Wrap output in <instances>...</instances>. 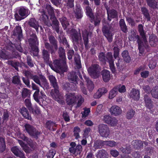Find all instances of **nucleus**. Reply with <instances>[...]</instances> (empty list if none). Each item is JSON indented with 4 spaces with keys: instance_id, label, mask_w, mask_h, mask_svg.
<instances>
[{
    "instance_id": "2f4dec72",
    "label": "nucleus",
    "mask_w": 158,
    "mask_h": 158,
    "mask_svg": "<svg viewBox=\"0 0 158 158\" xmlns=\"http://www.w3.org/2000/svg\"><path fill=\"white\" fill-rule=\"evenodd\" d=\"M121 56L124 61L127 63H129L131 61V58L127 50H124L121 53Z\"/></svg>"
},
{
    "instance_id": "4d7b16f0",
    "label": "nucleus",
    "mask_w": 158,
    "mask_h": 158,
    "mask_svg": "<svg viewBox=\"0 0 158 158\" xmlns=\"http://www.w3.org/2000/svg\"><path fill=\"white\" fill-rule=\"evenodd\" d=\"M10 113L6 110H4L2 116L3 121H7L9 119Z\"/></svg>"
},
{
    "instance_id": "cd10ccee",
    "label": "nucleus",
    "mask_w": 158,
    "mask_h": 158,
    "mask_svg": "<svg viewBox=\"0 0 158 158\" xmlns=\"http://www.w3.org/2000/svg\"><path fill=\"white\" fill-rule=\"evenodd\" d=\"M102 79L105 82H107L110 79V73L108 70H103L102 72Z\"/></svg>"
},
{
    "instance_id": "603ef678",
    "label": "nucleus",
    "mask_w": 158,
    "mask_h": 158,
    "mask_svg": "<svg viewBox=\"0 0 158 158\" xmlns=\"http://www.w3.org/2000/svg\"><path fill=\"white\" fill-rule=\"evenodd\" d=\"M135 114V111L132 109H131L128 110L126 114V118L128 119L132 118L134 116Z\"/></svg>"
},
{
    "instance_id": "1a4fd4ad",
    "label": "nucleus",
    "mask_w": 158,
    "mask_h": 158,
    "mask_svg": "<svg viewBox=\"0 0 158 158\" xmlns=\"http://www.w3.org/2000/svg\"><path fill=\"white\" fill-rule=\"evenodd\" d=\"M77 75L79 76L80 78L82 79V77L80 75L79 70L78 69L76 70L75 71L69 73L67 75L68 79L69 81L72 83H75L76 84L78 79Z\"/></svg>"
},
{
    "instance_id": "680f3d73",
    "label": "nucleus",
    "mask_w": 158,
    "mask_h": 158,
    "mask_svg": "<svg viewBox=\"0 0 158 158\" xmlns=\"http://www.w3.org/2000/svg\"><path fill=\"white\" fill-rule=\"evenodd\" d=\"M38 46H36L31 47L32 51V53L34 56H37L38 54L39 50Z\"/></svg>"
},
{
    "instance_id": "c85d7f7f",
    "label": "nucleus",
    "mask_w": 158,
    "mask_h": 158,
    "mask_svg": "<svg viewBox=\"0 0 158 158\" xmlns=\"http://www.w3.org/2000/svg\"><path fill=\"white\" fill-rule=\"evenodd\" d=\"M146 2L150 8L153 9L158 8V2L156 0H146Z\"/></svg>"
},
{
    "instance_id": "423d86ee",
    "label": "nucleus",
    "mask_w": 158,
    "mask_h": 158,
    "mask_svg": "<svg viewBox=\"0 0 158 158\" xmlns=\"http://www.w3.org/2000/svg\"><path fill=\"white\" fill-rule=\"evenodd\" d=\"M101 69L99 65L97 64H94L89 67L88 71L90 76L93 78H98L100 73Z\"/></svg>"
},
{
    "instance_id": "bf43d9fd",
    "label": "nucleus",
    "mask_w": 158,
    "mask_h": 158,
    "mask_svg": "<svg viewBox=\"0 0 158 158\" xmlns=\"http://www.w3.org/2000/svg\"><path fill=\"white\" fill-rule=\"evenodd\" d=\"M28 145L31 148V149L32 151L35 150L37 148L36 143L35 142H33L32 141V140L30 139L29 140V141L27 142Z\"/></svg>"
},
{
    "instance_id": "dca6fc26",
    "label": "nucleus",
    "mask_w": 158,
    "mask_h": 158,
    "mask_svg": "<svg viewBox=\"0 0 158 158\" xmlns=\"http://www.w3.org/2000/svg\"><path fill=\"white\" fill-rule=\"evenodd\" d=\"M28 42L30 47L38 45L37 37L34 34H32L30 35V38L28 39Z\"/></svg>"
},
{
    "instance_id": "58836bf2",
    "label": "nucleus",
    "mask_w": 158,
    "mask_h": 158,
    "mask_svg": "<svg viewBox=\"0 0 158 158\" xmlns=\"http://www.w3.org/2000/svg\"><path fill=\"white\" fill-rule=\"evenodd\" d=\"M134 148L139 149L142 148L143 146V142L140 140H135L133 143Z\"/></svg>"
},
{
    "instance_id": "79ce46f5",
    "label": "nucleus",
    "mask_w": 158,
    "mask_h": 158,
    "mask_svg": "<svg viewBox=\"0 0 158 158\" xmlns=\"http://www.w3.org/2000/svg\"><path fill=\"white\" fill-rule=\"evenodd\" d=\"M104 145H105L104 141L101 140H97L94 143L93 147L95 149L101 148Z\"/></svg>"
},
{
    "instance_id": "473e14b6",
    "label": "nucleus",
    "mask_w": 158,
    "mask_h": 158,
    "mask_svg": "<svg viewBox=\"0 0 158 158\" xmlns=\"http://www.w3.org/2000/svg\"><path fill=\"white\" fill-rule=\"evenodd\" d=\"M13 35L15 36H18L19 39L23 37L22 31L21 27L19 26H17L13 32Z\"/></svg>"
},
{
    "instance_id": "6e6d98bb",
    "label": "nucleus",
    "mask_w": 158,
    "mask_h": 158,
    "mask_svg": "<svg viewBox=\"0 0 158 158\" xmlns=\"http://www.w3.org/2000/svg\"><path fill=\"white\" fill-rule=\"evenodd\" d=\"M106 60L109 63L114 62V59L112 53L111 52H108L106 55Z\"/></svg>"
},
{
    "instance_id": "e2e57ef3",
    "label": "nucleus",
    "mask_w": 158,
    "mask_h": 158,
    "mask_svg": "<svg viewBox=\"0 0 158 158\" xmlns=\"http://www.w3.org/2000/svg\"><path fill=\"white\" fill-rule=\"evenodd\" d=\"M104 144L110 147H114L116 145L115 142L114 141L110 140L109 141H104Z\"/></svg>"
},
{
    "instance_id": "72a5a7b5",
    "label": "nucleus",
    "mask_w": 158,
    "mask_h": 158,
    "mask_svg": "<svg viewBox=\"0 0 158 158\" xmlns=\"http://www.w3.org/2000/svg\"><path fill=\"white\" fill-rule=\"evenodd\" d=\"M96 156L97 158H107L108 154L105 150L102 149L98 151Z\"/></svg>"
},
{
    "instance_id": "e433bc0d",
    "label": "nucleus",
    "mask_w": 158,
    "mask_h": 158,
    "mask_svg": "<svg viewBox=\"0 0 158 158\" xmlns=\"http://www.w3.org/2000/svg\"><path fill=\"white\" fill-rule=\"evenodd\" d=\"M74 16L77 19H81L83 16L81 8L80 7L77 6L74 10Z\"/></svg>"
},
{
    "instance_id": "9d476101",
    "label": "nucleus",
    "mask_w": 158,
    "mask_h": 158,
    "mask_svg": "<svg viewBox=\"0 0 158 158\" xmlns=\"http://www.w3.org/2000/svg\"><path fill=\"white\" fill-rule=\"evenodd\" d=\"M40 78L41 81L43 82L42 85L41 84L39 78L37 76L33 75L31 79L41 86L43 87L44 86L46 89L48 88L49 87L48 83L45 77L41 75L40 76Z\"/></svg>"
},
{
    "instance_id": "20e7f679",
    "label": "nucleus",
    "mask_w": 158,
    "mask_h": 158,
    "mask_svg": "<svg viewBox=\"0 0 158 158\" xmlns=\"http://www.w3.org/2000/svg\"><path fill=\"white\" fill-rule=\"evenodd\" d=\"M53 66L50 63L49 64L52 69L56 73H59L62 68L65 66L66 64V60L60 59V60H54Z\"/></svg>"
},
{
    "instance_id": "c756f323",
    "label": "nucleus",
    "mask_w": 158,
    "mask_h": 158,
    "mask_svg": "<svg viewBox=\"0 0 158 158\" xmlns=\"http://www.w3.org/2000/svg\"><path fill=\"white\" fill-rule=\"evenodd\" d=\"M20 113L26 119L31 120L32 118L28 110L24 107H23L21 109Z\"/></svg>"
},
{
    "instance_id": "393cba45",
    "label": "nucleus",
    "mask_w": 158,
    "mask_h": 158,
    "mask_svg": "<svg viewBox=\"0 0 158 158\" xmlns=\"http://www.w3.org/2000/svg\"><path fill=\"white\" fill-rule=\"evenodd\" d=\"M130 96L134 100H138L140 98L139 91L138 89H132L130 93Z\"/></svg>"
},
{
    "instance_id": "39448f33",
    "label": "nucleus",
    "mask_w": 158,
    "mask_h": 158,
    "mask_svg": "<svg viewBox=\"0 0 158 158\" xmlns=\"http://www.w3.org/2000/svg\"><path fill=\"white\" fill-rule=\"evenodd\" d=\"M18 13L15 15V17L17 21H20L27 17L30 14L29 10L24 7H21L18 10Z\"/></svg>"
},
{
    "instance_id": "052dcab7",
    "label": "nucleus",
    "mask_w": 158,
    "mask_h": 158,
    "mask_svg": "<svg viewBox=\"0 0 158 158\" xmlns=\"http://www.w3.org/2000/svg\"><path fill=\"white\" fill-rule=\"evenodd\" d=\"M116 88L117 89V91H119L120 93H124L126 90V87L125 85H119L115 86Z\"/></svg>"
},
{
    "instance_id": "6e6552de",
    "label": "nucleus",
    "mask_w": 158,
    "mask_h": 158,
    "mask_svg": "<svg viewBox=\"0 0 158 158\" xmlns=\"http://www.w3.org/2000/svg\"><path fill=\"white\" fill-rule=\"evenodd\" d=\"M98 130L100 136L103 137H108L110 134V131L108 127L104 124L99 125L98 127Z\"/></svg>"
},
{
    "instance_id": "4468645a",
    "label": "nucleus",
    "mask_w": 158,
    "mask_h": 158,
    "mask_svg": "<svg viewBox=\"0 0 158 158\" xmlns=\"http://www.w3.org/2000/svg\"><path fill=\"white\" fill-rule=\"evenodd\" d=\"M82 35L85 48L86 49H88L89 48L88 38L89 37H91L92 36V32L85 31L82 32Z\"/></svg>"
},
{
    "instance_id": "37998d69",
    "label": "nucleus",
    "mask_w": 158,
    "mask_h": 158,
    "mask_svg": "<svg viewBox=\"0 0 158 158\" xmlns=\"http://www.w3.org/2000/svg\"><path fill=\"white\" fill-rule=\"evenodd\" d=\"M152 97L156 99H158V86L154 87L151 91Z\"/></svg>"
},
{
    "instance_id": "864d4df0",
    "label": "nucleus",
    "mask_w": 158,
    "mask_h": 158,
    "mask_svg": "<svg viewBox=\"0 0 158 158\" xmlns=\"http://www.w3.org/2000/svg\"><path fill=\"white\" fill-rule=\"evenodd\" d=\"M33 97L34 100L39 104L40 103V100L42 99V97L41 96L40 92H35Z\"/></svg>"
},
{
    "instance_id": "0eeeda50",
    "label": "nucleus",
    "mask_w": 158,
    "mask_h": 158,
    "mask_svg": "<svg viewBox=\"0 0 158 158\" xmlns=\"http://www.w3.org/2000/svg\"><path fill=\"white\" fill-rule=\"evenodd\" d=\"M24 127L26 132L31 136L36 139L38 138V136L41 133L40 131H38L35 128L31 125L27 124Z\"/></svg>"
},
{
    "instance_id": "5fc2aeb1",
    "label": "nucleus",
    "mask_w": 158,
    "mask_h": 158,
    "mask_svg": "<svg viewBox=\"0 0 158 158\" xmlns=\"http://www.w3.org/2000/svg\"><path fill=\"white\" fill-rule=\"evenodd\" d=\"M118 91L117 89L114 87L110 92L109 98L112 99L115 97L117 94Z\"/></svg>"
},
{
    "instance_id": "de8ad7c7",
    "label": "nucleus",
    "mask_w": 158,
    "mask_h": 158,
    "mask_svg": "<svg viewBox=\"0 0 158 158\" xmlns=\"http://www.w3.org/2000/svg\"><path fill=\"white\" fill-rule=\"evenodd\" d=\"M59 41L60 42H62L64 45H66V47L69 48V45L68 44L66 38L61 34L59 36Z\"/></svg>"
},
{
    "instance_id": "f8f14e48",
    "label": "nucleus",
    "mask_w": 158,
    "mask_h": 158,
    "mask_svg": "<svg viewBox=\"0 0 158 158\" xmlns=\"http://www.w3.org/2000/svg\"><path fill=\"white\" fill-rule=\"evenodd\" d=\"M50 95L56 101L59 102H62L63 96L59 93V88L52 89Z\"/></svg>"
},
{
    "instance_id": "8fccbe9b",
    "label": "nucleus",
    "mask_w": 158,
    "mask_h": 158,
    "mask_svg": "<svg viewBox=\"0 0 158 158\" xmlns=\"http://www.w3.org/2000/svg\"><path fill=\"white\" fill-rule=\"evenodd\" d=\"M116 64L118 71H120L123 69L124 67L123 62L120 60V58L118 59V61L116 63Z\"/></svg>"
},
{
    "instance_id": "7ed1b4c3",
    "label": "nucleus",
    "mask_w": 158,
    "mask_h": 158,
    "mask_svg": "<svg viewBox=\"0 0 158 158\" xmlns=\"http://www.w3.org/2000/svg\"><path fill=\"white\" fill-rule=\"evenodd\" d=\"M48 37L50 43L44 42L45 48L50 51L52 55L55 54L58 49V42L55 37L52 35L48 34Z\"/></svg>"
},
{
    "instance_id": "4be33fe9",
    "label": "nucleus",
    "mask_w": 158,
    "mask_h": 158,
    "mask_svg": "<svg viewBox=\"0 0 158 158\" xmlns=\"http://www.w3.org/2000/svg\"><path fill=\"white\" fill-rule=\"evenodd\" d=\"M110 112L112 115L118 116L121 114L122 112V110L119 107L116 106H112L110 108Z\"/></svg>"
},
{
    "instance_id": "3c124183",
    "label": "nucleus",
    "mask_w": 158,
    "mask_h": 158,
    "mask_svg": "<svg viewBox=\"0 0 158 158\" xmlns=\"http://www.w3.org/2000/svg\"><path fill=\"white\" fill-rule=\"evenodd\" d=\"M113 56L115 59H118L119 57V54L120 52V49L117 46L114 47L113 48Z\"/></svg>"
},
{
    "instance_id": "0e129e2a",
    "label": "nucleus",
    "mask_w": 158,
    "mask_h": 158,
    "mask_svg": "<svg viewBox=\"0 0 158 158\" xmlns=\"http://www.w3.org/2000/svg\"><path fill=\"white\" fill-rule=\"evenodd\" d=\"M126 19L131 27H133L135 26V23L133 19L130 17H126Z\"/></svg>"
},
{
    "instance_id": "f704fd0d",
    "label": "nucleus",
    "mask_w": 158,
    "mask_h": 158,
    "mask_svg": "<svg viewBox=\"0 0 158 158\" xmlns=\"http://www.w3.org/2000/svg\"><path fill=\"white\" fill-rule=\"evenodd\" d=\"M7 64L11 66L12 67L14 68L15 69L18 71V67H22L21 64L19 62L14 61L13 60H8L7 62Z\"/></svg>"
},
{
    "instance_id": "13d9d810",
    "label": "nucleus",
    "mask_w": 158,
    "mask_h": 158,
    "mask_svg": "<svg viewBox=\"0 0 158 158\" xmlns=\"http://www.w3.org/2000/svg\"><path fill=\"white\" fill-rule=\"evenodd\" d=\"M13 83L16 85H20L21 81L20 77L18 76H15L13 77L12 81Z\"/></svg>"
},
{
    "instance_id": "09e8293b",
    "label": "nucleus",
    "mask_w": 158,
    "mask_h": 158,
    "mask_svg": "<svg viewBox=\"0 0 158 158\" xmlns=\"http://www.w3.org/2000/svg\"><path fill=\"white\" fill-rule=\"evenodd\" d=\"M85 10L87 15L92 19L94 18V15L93 13L92 9L89 6H87L85 7Z\"/></svg>"
},
{
    "instance_id": "6ab92c4d",
    "label": "nucleus",
    "mask_w": 158,
    "mask_h": 158,
    "mask_svg": "<svg viewBox=\"0 0 158 158\" xmlns=\"http://www.w3.org/2000/svg\"><path fill=\"white\" fill-rule=\"evenodd\" d=\"M27 24L30 27L35 29L36 31H38L40 25L38 22L35 18H31L28 21Z\"/></svg>"
},
{
    "instance_id": "9b49d317",
    "label": "nucleus",
    "mask_w": 158,
    "mask_h": 158,
    "mask_svg": "<svg viewBox=\"0 0 158 158\" xmlns=\"http://www.w3.org/2000/svg\"><path fill=\"white\" fill-rule=\"evenodd\" d=\"M107 15V20L109 21L111 20L112 19H118V12L114 9H110L108 7H106Z\"/></svg>"
},
{
    "instance_id": "ddd939ff",
    "label": "nucleus",
    "mask_w": 158,
    "mask_h": 158,
    "mask_svg": "<svg viewBox=\"0 0 158 158\" xmlns=\"http://www.w3.org/2000/svg\"><path fill=\"white\" fill-rule=\"evenodd\" d=\"M41 13L40 15V20L44 23L45 25L48 27H50L52 26L50 21L49 19L48 15L46 14V12L44 10H42L40 12Z\"/></svg>"
},
{
    "instance_id": "c03bdc74",
    "label": "nucleus",
    "mask_w": 158,
    "mask_h": 158,
    "mask_svg": "<svg viewBox=\"0 0 158 158\" xmlns=\"http://www.w3.org/2000/svg\"><path fill=\"white\" fill-rule=\"evenodd\" d=\"M21 94L22 98H24L30 96L31 92L30 90L27 89L23 88L22 90Z\"/></svg>"
},
{
    "instance_id": "f257e3e1",
    "label": "nucleus",
    "mask_w": 158,
    "mask_h": 158,
    "mask_svg": "<svg viewBox=\"0 0 158 158\" xmlns=\"http://www.w3.org/2000/svg\"><path fill=\"white\" fill-rule=\"evenodd\" d=\"M59 20L62 25V27L64 30L68 33H72L73 42L74 44L77 45L80 44L81 46L83 47V44L82 42V38L81 34L78 33L76 30L72 28L67 19L65 17H62L59 18Z\"/></svg>"
},
{
    "instance_id": "338daca9",
    "label": "nucleus",
    "mask_w": 158,
    "mask_h": 158,
    "mask_svg": "<svg viewBox=\"0 0 158 158\" xmlns=\"http://www.w3.org/2000/svg\"><path fill=\"white\" fill-rule=\"evenodd\" d=\"M98 58L100 61L104 63H105L106 61V56H105L104 53L102 52L99 54L98 56Z\"/></svg>"
},
{
    "instance_id": "4c0bfd02",
    "label": "nucleus",
    "mask_w": 158,
    "mask_h": 158,
    "mask_svg": "<svg viewBox=\"0 0 158 158\" xmlns=\"http://www.w3.org/2000/svg\"><path fill=\"white\" fill-rule=\"evenodd\" d=\"M45 9L50 15V17H55L54 14V8L49 4H46L45 6Z\"/></svg>"
},
{
    "instance_id": "f3484780",
    "label": "nucleus",
    "mask_w": 158,
    "mask_h": 158,
    "mask_svg": "<svg viewBox=\"0 0 158 158\" xmlns=\"http://www.w3.org/2000/svg\"><path fill=\"white\" fill-rule=\"evenodd\" d=\"M42 57L43 59L44 62L47 64H49L50 61V53L49 51L45 49L42 50Z\"/></svg>"
},
{
    "instance_id": "b1692460",
    "label": "nucleus",
    "mask_w": 158,
    "mask_h": 158,
    "mask_svg": "<svg viewBox=\"0 0 158 158\" xmlns=\"http://www.w3.org/2000/svg\"><path fill=\"white\" fill-rule=\"evenodd\" d=\"M57 124L52 121L49 120L47 121L45 125V127L50 131H54L56 129Z\"/></svg>"
},
{
    "instance_id": "49530a36",
    "label": "nucleus",
    "mask_w": 158,
    "mask_h": 158,
    "mask_svg": "<svg viewBox=\"0 0 158 158\" xmlns=\"http://www.w3.org/2000/svg\"><path fill=\"white\" fill-rule=\"evenodd\" d=\"M6 148L5 139L3 138L0 137V152H3Z\"/></svg>"
},
{
    "instance_id": "aec40b11",
    "label": "nucleus",
    "mask_w": 158,
    "mask_h": 158,
    "mask_svg": "<svg viewBox=\"0 0 158 158\" xmlns=\"http://www.w3.org/2000/svg\"><path fill=\"white\" fill-rule=\"evenodd\" d=\"M11 151L16 156H19L20 158H26L24 153L19 149L17 146L12 147Z\"/></svg>"
},
{
    "instance_id": "7c9ffc66",
    "label": "nucleus",
    "mask_w": 158,
    "mask_h": 158,
    "mask_svg": "<svg viewBox=\"0 0 158 158\" xmlns=\"http://www.w3.org/2000/svg\"><path fill=\"white\" fill-rule=\"evenodd\" d=\"M48 78L51 85L54 89H59L58 85L55 77L51 75L49 76Z\"/></svg>"
},
{
    "instance_id": "69168bd1",
    "label": "nucleus",
    "mask_w": 158,
    "mask_h": 158,
    "mask_svg": "<svg viewBox=\"0 0 158 158\" xmlns=\"http://www.w3.org/2000/svg\"><path fill=\"white\" fill-rule=\"evenodd\" d=\"M80 131V128L78 127H75L74 128V134L75 138L78 139L80 137L79 136V132Z\"/></svg>"
},
{
    "instance_id": "2eb2a0df",
    "label": "nucleus",
    "mask_w": 158,
    "mask_h": 158,
    "mask_svg": "<svg viewBox=\"0 0 158 158\" xmlns=\"http://www.w3.org/2000/svg\"><path fill=\"white\" fill-rule=\"evenodd\" d=\"M65 97L66 103L69 105H72L76 102V97L74 94H67Z\"/></svg>"
},
{
    "instance_id": "5701e85b",
    "label": "nucleus",
    "mask_w": 158,
    "mask_h": 158,
    "mask_svg": "<svg viewBox=\"0 0 158 158\" xmlns=\"http://www.w3.org/2000/svg\"><path fill=\"white\" fill-rule=\"evenodd\" d=\"M119 24L120 30L123 33H127L128 31V29L124 19H121L119 22Z\"/></svg>"
},
{
    "instance_id": "c9c22d12",
    "label": "nucleus",
    "mask_w": 158,
    "mask_h": 158,
    "mask_svg": "<svg viewBox=\"0 0 158 158\" xmlns=\"http://www.w3.org/2000/svg\"><path fill=\"white\" fill-rule=\"evenodd\" d=\"M141 11L144 16L146 18L148 21L150 20V15L148 9L144 7H141Z\"/></svg>"
},
{
    "instance_id": "bb28decb",
    "label": "nucleus",
    "mask_w": 158,
    "mask_h": 158,
    "mask_svg": "<svg viewBox=\"0 0 158 158\" xmlns=\"http://www.w3.org/2000/svg\"><path fill=\"white\" fill-rule=\"evenodd\" d=\"M158 42V38L154 35L151 34L149 37V43L152 46H155Z\"/></svg>"
},
{
    "instance_id": "a211bd4d",
    "label": "nucleus",
    "mask_w": 158,
    "mask_h": 158,
    "mask_svg": "<svg viewBox=\"0 0 158 158\" xmlns=\"http://www.w3.org/2000/svg\"><path fill=\"white\" fill-rule=\"evenodd\" d=\"M103 23L102 27V31L104 35L111 33V31L108 22L105 19L102 20Z\"/></svg>"
},
{
    "instance_id": "ea45409f",
    "label": "nucleus",
    "mask_w": 158,
    "mask_h": 158,
    "mask_svg": "<svg viewBox=\"0 0 158 158\" xmlns=\"http://www.w3.org/2000/svg\"><path fill=\"white\" fill-rule=\"evenodd\" d=\"M58 53L60 58L66 60L65 51L64 49L60 47L58 48Z\"/></svg>"
},
{
    "instance_id": "f03ea898",
    "label": "nucleus",
    "mask_w": 158,
    "mask_h": 158,
    "mask_svg": "<svg viewBox=\"0 0 158 158\" xmlns=\"http://www.w3.org/2000/svg\"><path fill=\"white\" fill-rule=\"evenodd\" d=\"M138 30L141 37L138 35H136L135 36V38L137 40L139 53L142 54L144 51V47H148V43L146 36V33L143 29V26L142 24L138 25Z\"/></svg>"
},
{
    "instance_id": "a19ab883",
    "label": "nucleus",
    "mask_w": 158,
    "mask_h": 158,
    "mask_svg": "<svg viewBox=\"0 0 158 158\" xmlns=\"http://www.w3.org/2000/svg\"><path fill=\"white\" fill-rule=\"evenodd\" d=\"M83 77L87 83L88 89L89 90H92L94 88V85L93 82L89 79V77L85 75H83Z\"/></svg>"
},
{
    "instance_id": "a18cd8bd",
    "label": "nucleus",
    "mask_w": 158,
    "mask_h": 158,
    "mask_svg": "<svg viewBox=\"0 0 158 158\" xmlns=\"http://www.w3.org/2000/svg\"><path fill=\"white\" fill-rule=\"evenodd\" d=\"M74 60L76 63V67L79 70L81 68L80 57L79 55H76L74 57Z\"/></svg>"
},
{
    "instance_id": "a878e982",
    "label": "nucleus",
    "mask_w": 158,
    "mask_h": 158,
    "mask_svg": "<svg viewBox=\"0 0 158 158\" xmlns=\"http://www.w3.org/2000/svg\"><path fill=\"white\" fill-rule=\"evenodd\" d=\"M144 99L146 106L149 109H151L153 107L152 101L150 97L148 95L144 96Z\"/></svg>"
},
{
    "instance_id": "412c9836",
    "label": "nucleus",
    "mask_w": 158,
    "mask_h": 158,
    "mask_svg": "<svg viewBox=\"0 0 158 158\" xmlns=\"http://www.w3.org/2000/svg\"><path fill=\"white\" fill-rule=\"evenodd\" d=\"M50 19L52 21V26L55 29L56 32L58 33L59 32V23L56 19V17H50Z\"/></svg>"
},
{
    "instance_id": "774afa93",
    "label": "nucleus",
    "mask_w": 158,
    "mask_h": 158,
    "mask_svg": "<svg viewBox=\"0 0 158 158\" xmlns=\"http://www.w3.org/2000/svg\"><path fill=\"white\" fill-rule=\"evenodd\" d=\"M0 57L2 58L4 60H8L10 59V56L6 55L2 51L0 52Z\"/></svg>"
}]
</instances>
